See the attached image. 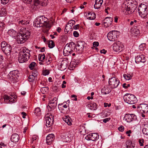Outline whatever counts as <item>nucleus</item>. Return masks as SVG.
<instances>
[{
	"instance_id": "obj_1",
	"label": "nucleus",
	"mask_w": 148,
	"mask_h": 148,
	"mask_svg": "<svg viewBox=\"0 0 148 148\" xmlns=\"http://www.w3.org/2000/svg\"><path fill=\"white\" fill-rule=\"evenodd\" d=\"M137 6V2L136 1L129 0L123 3L121 10L125 14H131L134 12Z\"/></svg>"
},
{
	"instance_id": "obj_2",
	"label": "nucleus",
	"mask_w": 148,
	"mask_h": 148,
	"mask_svg": "<svg viewBox=\"0 0 148 148\" xmlns=\"http://www.w3.org/2000/svg\"><path fill=\"white\" fill-rule=\"evenodd\" d=\"M30 34V32L28 29L23 28L21 30L20 33L17 36V43L19 44L24 43L29 38Z\"/></svg>"
},
{
	"instance_id": "obj_3",
	"label": "nucleus",
	"mask_w": 148,
	"mask_h": 148,
	"mask_svg": "<svg viewBox=\"0 0 148 148\" xmlns=\"http://www.w3.org/2000/svg\"><path fill=\"white\" fill-rule=\"evenodd\" d=\"M123 98L125 101L129 104H133L136 102V98L133 95L126 94L123 96Z\"/></svg>"
},
{
	"instance_id": "obj_4",
	"label": "nucleus",
	"mask_w": 148,
	"mask_h": 148,
	"mask_svg": "<svg viewBox=\"0 0 148 148\" xmlns=\"http://www.w3.org/2000/svg\"><path fill=\"white\" fill-rule=\"evenodd\" d=\"M75 44L73 43H70L68 46L66 45L63 50V54L65 56H67L71 54L73 52V50L75 48Z\"/></svg>"
},
{
	"instance_id": "obj_5",
	"label": "nucleus",
	"mask_w": 148,
	"mask_h": 148,
	"mask_svg": "<svg viewBox=\"0 0 148 148\" xmlns=\"http://www.w3.org/2000/svg\"><path fill=\"white\" fill-rule=\"evenodd\" d=\"M118 32L117 31H112L109 32L107 35L108 39L111 41H114L117 38Z\"/></svg>"
},
{
	"instance_id": "obj_6",
	"label": "nucleus",
	"mask_w": 148,
	"mask_h": 148,
	"mask_svg": "<svg viewBox=\"0 0 148 148\" xmlns=\"http://www.w3.org/2000/svg\"><path fill=\"white\" fill-rule=\"evenodd\" d=\"M109 84L112 88H116L120 83V81L118 79L115 77H112L109 79Z\"/></svg>"
},
{
	"instance_id": "obj_7",
	"label": "nucleus",
	"mask_w": 148,
	"mask_h": 148,
	"mask_svg": "<svg viewBox=\"0 0 148 148\" xmlns=\"http://www.w3.org/2000/svg\"><path fill=\"white\" fill-rule=\"evenodd\" d=\"M57 99L54 97L51 100L49 101L47 106L48 109L50 111L54 110L57 106Z\"/></svg>"
},
{
	"instance_id": "obj_8",
	"label": "nucleus",
	"mask_w": 148,
	"mask_h": 148,
	"mask_svg": "<svg viewBox=\"0 0 148 148\" xmlns=\"http://www.w3.org/2000/svg\"><path fill=\"white\" fill-rule=\"evenodd\" d=\"M47 115H49V116H47L45 118L46 125L47 127H50L53 123L54 116L51 113H48Z\"/></svg>"
},
{
	"instance_id": "obj_9",
	"label": "nucleus",
	"mask_w": 148,
	"mask_h": 148,
	"mask_svg": "<svg viewBox=\"0 0 148 148\" xmlns=\"http://www.w3.org/2000/svg\"><path fill=\"white\" fill-rule=\"evenodd\" d=\"M137 109L141 113H146L148 112V105L145 103L141 104L138 106Z\"/></svg>"
},
{
	"instance_id": "obj_10",
	"label": "nucleus",
	"mask_w": 148,
	"mask_h": 148,
	"mask_svg": "<svg viewBox=\"0 0 148 148\" xmlns=\"http://www.w3.org/2000/svg\"><path fill=\"white\" fill-rule=\"evenodd\" d=\"M123 46L120 42H114L113 45V49L115 52H120L123 50Z\"/></svg>"
},
{
	"instance_id": "obj_11",
	"label": "nucleus",
	"mask_w": 148,
	"mask_h": 148,
	"mask_svg": "<svg viewBox=\"0 0 148 148\" xmlns=\"http://www.w3.org/2000/svg\"><path fill=\"white\" fill-rule=\"evenodd\" d=\"M99 138V135L96 133L90 134L87 135L85 137V139L87 140H92L95 141Z\"/></svg>"
},
{
	"instance_id": "obj_12",
	"label": "nucleus",
	"mask_w": 148,
	"mask_h": 148,
	"mask_svg": "<svg viewBox=\"0 0 148 148\" xmlns=\"http://www.w3.org/2000/svg\"><path fill=\"white\" fill-rule=\"evenodd\" d=\"M27 55L24 54L20 52L19 56L18 58V61L20 63H23L27 61L29 58L30 57H27Z\"/></svg>"
},
{
	"instance_id": "obj_13",
	"label": "nucleus",
	"mask_w": 148,
	"mask_h": 148,
	"mask_svg": "<svg viewBox=\"0 0 148 148\" xmlns=\"http://www.w3.org/2000/svg\"><path fill=\"white\" fill-rule=\"evenodd\" d=\"M136 119V116L133 114H127L125 115L124 120L127 122H130Z\"/></svg>"
},
{
	"instance_id": "obj_14",
	"label": "nucleus",
	"mask_w": 148,
	"mask_h": 148,
	"mask_svg": "<svg viewBox=\"0 0 148 148\" xmlns=\"http://www.w3.org/2000/svg\"><path fill=\"white\" fill-rule=\"evenodd\" d=\"M85 43L83 41H78L77 42L76 49L79 51V53H82L83 51Z\"/></svg>"
},
{
	"instance_id": "obj_15",
	"label": "nucleus",
	"mask_w": 148,
	"mask_h": 148,
	"mask_svg": "<svg viewBox=\"0 0 148 148\" xmlns=\"http://www.w3.org/2000/svg\"><path fill=\"white\" fill-rule=\"evenodd\" d=\"M113 21L112 18L110 17H107L103 21L104 26L105 27L109 26L112 23Z\"/></svg>"
},
{
	"instance_id": "obj_16",
	"label": "nucleus",
	"mask_w": 148,
	"mask_h": 148,
	"mask_svg": "<svg viewBox=\"0 0 148 148\" xmlns=\"http://www.w3.org/2000/svg\"><path fill=\"white\" fill-rule=\"evenodd\" d=\"M146 61L145 56L142 54L138 56L135 58V62L138 63L139 62L144 63Z\"/></svg>"
},
{
	"instance_id": "obj_17",
	"label": "nucleus",
	"mask_w": 148,
	"mask_h": 148,
	"mask_svg": "<svg viewBox=\"0 0 148 148\" xmlns=\"http://www.w3.org/2000/svg\"><path fill=\"white\" fill-rule=\"evenodd\" d=\"M2 50L5 55H9L11 52L12 47L10 45H8L5 48H3Z\"/></svg>"
},
{
	"instance_id": "obj_18",
	"label": "nucleus",
	"mask_w": 148,
	"mask_h": 148,
	"mask_svg": "<svg viewBox=\"0 0 148 148\" xmlns=\"http://www.w3.org/2000/svg\"><path fill=\"white\" fill-rule=\"evenodd\" d=\"M63 140L64 142H70L73 138V135L70 134H69L65 136H63L62 137Z\"/></svg>"
},
{
	"instance_id": "obj_19",
	"label": "nucleus",
	"mask_w": 148,
	"mask_h": 148,
	"mask_svg": "<svg viewBox=\"0 0 148 148\" xmlns=\"http://www.w3.org/2000/svg\"><path fill=\"white\" fill-rule=\"evenodd\" d=\"M54 139V136L53 134H51L48 135L46 138V142L48 145H50Z\"/></svg>"
},
{
	"instance_id": "obj_20",
	"label": "nucleus",
	"mask_w": 148,
	"mask_h": 148,
	"mask_svg": "<svg viewBox=\"0 0 148 148\" xmlns=\"http://www.w3.org/2000/svg\"><path fill=\"white\" fill-rule=\"evenodd\" d=\"M111 91L110 89L107 85H105L101 89V92L102 94L104 95L109 94L111 92Z\"/></svg>"
},
{
	"instance_id": "obj_21",
	"label": "nucleus",
	"mask_w": 148,
	"mask_h": 148,
	"mask_svg": "<svg viewBox=\"0 0 148 148\" xmlns=\"http://www.w3.org/2000/svg\"><path fill=\"white\" fill-rule=\"evenodd\" d=\"M37 18H38V21L40 22L41 24H42V27L43 26L44 24L48 20L47 18L43 16H38Z\"/></svg>"
},
{
	"instance_id": "obj_22",
	"label": "nucleus",
	"mask_w": 148,
	"mask_h": 148,
	"mask_svg": "<svg viewBox=\"0 0 148 148\" xmlns=\"http://www.w3.org/2000/svg\"><path fill=\"white\" fill-rule=\"evenodd\" d=\"M103 3V0H95L94 7L96 9H99Z\"/></svg>"
},
{
	"instance_id": "obj_23",
	"label": "nucleus",
	"mask_w": 148,
	"mask_h": 148,
	"mask_svg": "<svg viewBox=\"0 0 148 148\" xmlns=\"http://www.w3.org/2000/svg\"><path fill=\"white\" fill-rule=\"evenodd\" d=\"M126 146L123 148H134V144L132 143L130 140H128L125 142Z\"/></svg>"
},
{
	"instance_id": "obj_24",
	"label": "nucleus",
	"mask_w": 148,
	"mask_h": 148,
	"mask_svg": "<svg viewBox=\"0 0 148 148\" xmlns=\"http://www.w3.org/2000/svg\"><path fill=\"white\" fill-rule=\"evenodd\" d=\"M19 71L17 70H15L11 71L9 74L8 76L10 77H17L18 76V74Z\"/></svg>"
},
{
	"instance_id": "obj_25",
	"label": "nucleus",
	"mask_w": 148,
	"mask_h": 148,
	"mask_svg": "<svg viewBox=\"0 0 148 148\" xmlns=\"http://www.w3.org/2000/svg\"><path fill=\"white\" fill-rule=\"evenodd\" d=\"M3 98L5 102V103H12L14 101V99L11 97L8 96L7 95H5Z\"/></svg>"
},
{
	"instance_id": "obj_26",
	"label": "nucleus",
	"mask_w": 148,
	"mask_h": 148,
	"mask_svg": "<svg viewBox=\"0 0 148 148\" xmlns=\"http://www.w3.org/2000/svg\"><path fill=\"white\" fill-rule=\"evenodd\" d=\"M67 67V62L66 61H63L62 62L60 66H59L60 69L62 71L65 69Z\"/></svg>"
},
{
	"instance_id": "obj_27",
	"label": "nucleus",
	"mask_w": 148,
	"mask_h": 148,
	"mask_svg": "<svg viewBox=\"0 0 148 148\" xmlns=\"http://www.w3.org/2000/svg\"><path fill=\"white\" fill-rule=\"evenodd\" d=\"M19 138V136L18 134H13L12 135L11 137V141L14 143L18 141Z\"/></svg>"
},
{
	"instance_id": "obj_28",
	"label": "nucleus",
	"mask_w": 148,
	"mask_h": 148,
	"mask_svg": "<svg viewBox=\"0 0 148 148\" xmlns=\"http://www.w3.org/2000/svg\"><path fill=\"white\" fill-rule=\"evenodd\" d=\"M87 106L89 108L92 110H95L97 109V106L96 103H91L88 105Z\"/></svg>"
},
{
	"instance_id": "obj_29",
	"label": "nucleus",
	"mask_w": 148,
	"mask_h": 148,
	"mask_svg": "<svg viewBox=\"0 0 148 148\" xmlns=\"http://www.w3.org/2000/svg\"><path fill=\"white\" fill-rule=\"evenodd\" d=\"M147 6L144 4L140 5L138 8V11H147Z\"/></svg>"
},
{
	"instance_id": "obj_30",
	"label": "nucleus",
	"mask_w": 148,
	"mask_h": 148,
	"mask_svg": "<svg viewBox=\"0 0 148 148\" xmlns=\"http://www.w3.org/2000/svg\"><path fill=\"white\" fill-rule=\"evenodd\" d=\"M20 52L23 53V54L24 53V55L26 54V55H27V57H30V54L29 51L25 47L23 48Z\"/></svg>"
},
{
	"instance_id": "obj_31",
	"label": "nucleus",
	"mask_w": 148,
	"mask_h": 148,
	"mask_svg": "<svg viewBox=\"0 0 148 148\" xmlns=\"http://www.w3.org/2000/svg\"><path fill=\"white\" fill-rule=\"evenodd\" d=\"M87 18L89 20L94 19L95 17V14L93 12H88L87 15Z\"/></svg>"
},
{
	"instance_id": "obj_32",
	"label": "nucleus",
	"mask_w": 148,
	"mask_h": 148,
	"mask_svg": "<svg viewBox=\"0 0 148 148\" xmlns=\"http://www.w3.org/2000/svg\"><path fill=\"white\" fill-rule=\"evenodd\" d=\"M139 15L142 18H147V11H138Z\"/></svg>"
},
{
	"instance_id": "obj_33",
	"label": "nucleus",
	"mask_w": 148,
	"mask_h": 148,
	"mask_svg": "<svg viewBox=\"0 0 148 148\" xmlns=\"http://www.w3.org/2000/svg\"><path fill=\"white\" fill-rule=\"evenodd\" d=\"M8 34L9 36L12 38L15 37L16 35V32L13 29H10L8 32Z\"/></svg>"
},
{
	"instance_id": "obj_34",
	"label": "nucleus",
	"mask_w": 148,
	"mask_h": 148,
	"mask_svg": "<svg viewBox=\"0 0 148 148\" xmlns=\"http://www.w3.org/2000/svg\"><path fill=\"white\" fill-rule=\"evenodd\" d=\"M63 120L66 123L69 125H71V119L69 116H65L63 118Z\"/></svg>"
},
{
	"instance_id": "obj_35",
	"label": "nucleus",
	"mask_w": 148,
	"mask_h": 148,
	"mask_svg": "<svg viewBox=\"0 0 148 148\" xmlns=\"http://www.w3.org/2000/svg\"><path fill=\"white\" fill-rule=\"evenodd\" d=\"M34 26L36 27H42V24H41L40 21L38 20V18H37L34 22Z\"/></svg>"
},
{
	"instance_id": "obj_36",
	"label": "nucleus",
	"mask_w": 148,
	"mask_h": 148,
	"mask_svg": "<svg viewBox=\"0 0 148 148\" xmlns=\"http://www.w3.org/2000/svg\"><path fill=\"white\" fill-rule=\"evenodd\" d=\"M143 133L145 135H148V125H145L144 127L142 130Z\"/></svg>"
},
{
	"instance_id": "obj_37",
	"label": "nucleus",
	"mask_w": 148,
	"mask_h": 148,
	"mask_svg": "<svg viewBox=\"0 0 148 148\" xmlns=\"http://www.w3.org/2000/svg\"><path fill=\"white\" fill-rule=\"evenodd\" d=\"M52 58L50 56L48 55L47 56L46 59V63L47 64H49L51 62Z\"/></svg>"
},
{
	"instance_id": "obj_38",
	"label": "nucleus",
	"mask_w": 148,
	"mask_h": 148,
	"mask_svg": "<svg viewBox=\"0 0 148 148\" xmlns=\"http://www.w3.org/2000/svg\"><path fill=\"white\" fill-rule=\"evenodd\" d=\"M45 54H39L38 55V60L40 61L43 62L45 61Z\"/></svg>"
},
{
	"instance_id": "obj_39",
	"label": "nucleus",
	"mask_w": 148,
	"mask_h": 148,
	"mask_svg": "<svg viewBox=\"0 0 148 148\" xmlns=\"http://www.w3.org/2000/svg\"><path fill=\"white\" fill-rule=\"evenodd\" d=\"M34 113L36 116L40 115L41 114V112L40 108L38 107L36 108L34 111Z\"/></svg>"
},
{
	"instance_id": "obj_40",
	"label": "nucleus",
	"mask_w": 148,
	"mask_h": 148,
	"mask_svg": "<svg viewBox=\"0 0 148 148\" xmlns=\"http://www.w3.org/2000/svg\"><path fill=\"white\" fill-rule=\"evenodd\" d=\"M43 26H45L46 28H49L48 29H47L45 31V32L46 33H47L48 32L49 28L51 27V24L49 23L47 21L46 22H45V23L44 24Z\"/></svg>"
},
{
	"instance_id": "obj_41",
	"label": "nucleus",
	"mask_w": 148,
	"mask_h": 148,
	"mask_svg": "<svg viewBox=\"0 0 148 148\" xmlns=\"http://www.w3.org/2000/svg\"><path fill=\"white\" fill-rule=\"evenodd\" d=\"M19 25L21 26L24 25H27L29 23V22L25 20H22L18 21Z\"/></svg>"
},
{
	"instance_id": "obj_42",
	"label": "nucleus",
	"mask_w": 148,
	"mask_h": 148,
	"mask_svg": "<svg viewBox=\"0 0 148 148\" xmlns=\"http://www.w3.org/2000/svg\"><path fill=\"white\" fill-rule=\"evenodd\" d=\"M7 13L6 9L4 8H2L0 10V15L1 16L5 15Z\"/></svg>"
},
{
	"instance_id": "obj_43",
	"label": "nucleus",
	"mask_w": 148,
	"mask_h": 148,
	"mask_svg": "<svg viewBox=\"0 0 148 148\" xmlns=\"http://www.w3.org/2000/svg\"><path fill=\"white\" fill-rule=\"evenodd\" d=\"M123 76L126 80H129L132 78V76L130 74H124Z\"/></svg>"
},
{
	"instance_id": "obj_44",
	"label": "nucleus",
	"mask_w": 148,
	"mask_h": 148,
	"mask_svg": "<svg viewBox=\"0 0 148 148\" xmlns=\"http://www.w3.org/2000/svg\"><path fill=\"white\" fill-rule=\"evenodd\" d=\"M65 31L66 32H67L71 31L72 30V27L67 24L65 27Z\"/></svg>"
},
{
	"instance_id": "obj_45",
	"label": "nucleus",
	"mask_w": 148,
	"mask_h": 148,
	"mask_svg": "<svg viewBox=\"0 0 148 148\" xmlns=\"http://www.w3.org/2000/svg\"><path fill=\"white\" fill-rule=\"evenodd\" d=\"M40 91L43 94H45V93L48 92V88L47 87L42 88L41 89Z\"/></svg>"
},
{
	"instance_id": "obj_46",
	"label": "nucleus",
	"mask_w": 148,
	"mask_h": 148,
	"mask_svg": "<svg viewBox=\"0 0 148 148\" xmlns=\"http://www.w3.org/2000/svg\"><path fill=\"white\" fill-rule=\"evenodd\" d=\"M35 79V77L33 75H31L29 76L28 79L30 82H33Z\"/></svg>"
},
{
	"instance_id": "obj_47",
	"label": "nucleus",
	"mask_w": 148,
	"mask_h": 148,
	"mask_svg": "<svg viewBox=\"0 0 148 148\" xmlns=\"http://www.w3.org/2000/svg\"><path fill=\"white\" fill-rule=\"evenodd\" d=\"M48 47L50 48H52L55 46L54 43L53 41L52 40L50 41L48 44Z\"/></svg>"
},
{
	"instance_id": "obj_48",
	"label": "nucleus",
	"mask_w": 148,
	"mask_h": 148,
	"mask_svg": "<svg viewBox=\"0 0 148 148\" xmlns=\"http://www.w3.org/2000/svg\"><path fill=\"white\" fill-rule=\"evenodd\" d=\"M59 109L61 112L64 114L67 113L68 111L67 108H62V107H61V108Z\"/></svg>"
},
{
	"instance_id": "obj_49",
	"label": "nucleus",
	"mask_w": 148,
	"mask_h": 148,
	"mask_svg": "<svg viewBox=\"0 0 148 148\" xmlns=\"http://www.w3.org/2000/svg\"><path fill=\"white\" fill-rule=\"evenodd\" d=\"M146 45L145 43L141 44L139 46V49L141 51L143 50L145 48Z\"/></svg>"
},
{
	"instance_id": "obj_50",
	"label": "nucleus",
	"mask_w": 148,
	"mask_h": 148,
	"mask_svg": "<svg viewBox=\"0 0 148 148\" xmlns=\"http://www.w3.org/2000/svg\"><path fill=\"white\" fill-rule=\"evenodd\" d=\"M41 2V5L42 6H46L48 3V0H42Z\"/></svg>"
},
{
	"instance_id": "obj_51",
	"label": "nucleus",
	"mask_w": 148,
	"mask_h": 148,
	"mask_svg": "<svg viewBox=\"0 0 148 148\" xmlns=\"http://www.w3.org/2000/svg\"><path fill=\"white\" fill-rule=\"evenodd\" d=\"M36 65V63L34 62H32L29 65V68L32 70L34 69V67Z\"/></svg>"
},
{
	"instance_id": "obj_52",
	"label": "nucleus",
	"mask_w": 148,
	"mask_h": 148,
	"mask_svg": "<svg viewBox=\"0 0 148 148\" xmlns=\"http://www.w3.org/2000/svg\"><path fill=\"white\" fill-rule=\"evenodd\" d=\"M8 45H9V44H8L5 41L2 42L1 44L2 50L3 48H5Z\"/></svg>"
},
{
	"instance_id": "obj_53",
	"label": "nucleus",
	"mask_w": 148,
	"mask_h": 148,
	"mask_svg": "<svg viewBox=\"0 0 148 148\" xmlns=\"http://www.w3.org/2000/svg\"><path fill=\"white\" fill-rule=\"evenodd\" d=\"M64 103L62 104H59L58 105V108H61V107H62V108H67V106L66 104H64Z\"/></svg>"
},
{
	"instance_id": "obj_54",
	"label": "nucleus",
	"mask_w": 148,
	"mask_h": 148,
	"mask_svg": "<svg viewBox=\"0 0 148 148\" xmlns=\"http://www.w3.org/2000/svg\"><path fill=\"white\" fill-rule=\"evenodd\" d=\"M52 90L54 92H58V87L56 86H54L52 87Z\"/></svg>"
},
{
	"instance_id": "obj_55",
	"label": "nucleus",
	"mask_w": 148,
	"mask_h": 148,
	"mask_svg": "<svg viewBox=\"0 0 148 148\" xmlns=\"http://www.w3.org/2000/svg\"><path fill=\"white\" fill-rule=\"evenodd\" d=\"M75 23V21L74 20H71L69 21L68 24L69 25H70V26L72 27Z\"/></svg>"
},
{
	"instance_id": "obj_56",
	"label": "nucleus",
	"mask_w": 148,
	"mask_h": 148,
	"mask_svg": "<svg viewBox=\"0 0 148 148\" xmlns=\"http://www.w3.org/2000/svg\"><path fill=\"white\" fill-rule=\"evenodd\" d=\"M41 2L39 0H34V4L35 6H37L39 4L41 5Z\"/></svg>"
},
{
	"instance_id": "obj_57",
	"label": "nucleus",
	"mask_w": 148,
	"mask_h": 148,
	"mask_svg": "<svg viewBox=\"0 0 148 148\" xmlns=\"http://www.w3.org/2000/svg\"><path fill=\"white\" fill-rule=\"evenodd\" d=\"M139 145L140 146H143V143L144 142V140L143 139H139L138 141Z\"/></svg>"
},
{
	"instance_id": "obj_58",
	"label": "nucleus",
	"mask_w": 148,
	"mask_h": 148,
	"mask_svg": "<svg viewBox=\"0 0 148 148\" xmlns=\"http://www.w3.org/2000/svg\"><path fill=\"white\" fill-rule=\"evenodd\" d=\"M9 0H1V3L5 5L9 2Z\"/></svg>"
},
{
	"instance_id": "obj_59",
	"label": "nucleus",
	"mask_w": 148,
	"mask_h": 148,
	"mask_svg": "<svg viewBox=\"0 0 148 148\" xmlns=\"http://www.w3.org/2000/svg\"><path fill=\"white\" fill-rule=\"evenodd\" d=\"M73 35L74 36L76 37H78L79 36V34L77 31H74L73 33Z\"/></svg>"
},
{
	"instance_id": "obj_60",
	"label": "nucleus",
	"mask_w": 148,
	"mask_h": 148,
	"mask_svg": "<svg viewBox=\"0 0 148 148\" xmlns=\"http://www.w3.org/2000/svg\"><path fill=\"white\" fill-rule=\"evenodd\" d=\"M49 73V71L47 70H45L43 72V75H47Z\"/></svg>"
},
{
	"instance_id": "obj_61",
	"label": "nucleus",
	"mask_w": 148,
	"mask_h": 148,
	"mask_svg": "<svg viewBox=\"0 0 148 148\" xmlns=\"http://www.w3.org/2000/svg\"><path fill=\"white\" fill-rule=\"evenodd\" d=\"M118 129L120 131L122 132L124 130V128L123 126L121 125L118 127Z\"/></svg>"
},
{
	"instance_id": "obj_62",
	"label": "nucleus",
	"mask_w": 148,
	"mask_h": 148,
	"mask_svg": "<svg viewBox=\"0 0 148 148\" xmlns=\"http://www.w3.org/2000/svg\"><path fill=\"white\" fill-rule=\"evenodd\" d=\"M23 1L24 3L27 4H30L32 1V0H23Z\"/></svg>"
},
{
	"instance_id": "obj_63",
	"label": "nucleus",
	"mask_w": 148,
	"mask_h": 148,
	"mask_svg": "<svg viewBox=\"0 0 148 148\" xmlns=\"http://www.w3.org/2000/svg\"><path fill=\"white\" fill-rule=\"evenodd\" d=\"M4 23L0 22V29H3L4 27Z\"/></svg>"
},
{
	"instance_id": "obj_64",
	"label": "nucleus",
	"mask_w": 148,
	"mask_h": 148,
	"mask_svg": "<svg viewBox=\"0 0 148 148\" xmlns=\"http://www.w3.org/2000/svg\"><path fill=\"white\" fill-rule=\"evenodd\" d=\"M99 43L98 42H94L93 43V45L94 47H96L99 45Z\"/></svg>"
}]
</instances>
